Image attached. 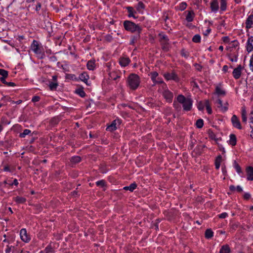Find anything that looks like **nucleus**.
<instances>
[{"instance_id":"f257e3e1","label":"nucleus","mask_w":253,"mask_h":253,"mask_svg":"<svg viewBox=\"0 0 253 253\" xmlns=\"http://www.w3.org/2000/svg\"><path fill=\"white\" fill-rule=\"evenodd\" d=\"M177 100L182 105L184 111H189L191 110L193 104V101L190 98H186L182 94L177 96Z\"/></svg>"},{"instance_id":"f03ea898","label":"nucleus","mask_w":253,"mask_h":253,"mask_svg":"<svg viewBox=\"0 0 253 253\" xmlns=\"http://www.w3.org/2000/svg\"><path fill=\"white\" fill-rule=\"evenodd\" d=\"M127 82L130 89L135 90L139 85L140 78L136 74H131L127 78Z\"/></svg>"},{"instance_id":"7ed1b4c3","label":"nucleus","mask_w":253,"mask_h":253,"mask_svg":"<svg viewBox=\"0 0 253 253\" xmlns=\"http://www.w3.org/2000/svg\"><path fill=\"white\" fill-rule=\"evenodd\" d=\"M124 26L126 30L132 33L137 32L139 34L142 30L138 25L129 21H124Z\"/></svg>"},{"instance_id":"20e7f679","label":"nucleus","mask_w":253,"mask_h":253,"mask_svg":"<svg viewBox=\"0 0 253 253\" xmlns=\"http://www.w3.org/2000/svg\"><path fill=\"white\" fill-rule=\"evenodd\" d=\"M163 95L167 102L171 103L173 97V93L168 88H165L163 92Z\"/></svg>"},{"instance_id":"39448f33","label":"nucleus","mask_w":253,"mask_h":253,"mask_svg":"<svg viewBox=\"0 0 253 253\" xmlns=\"http://www.w3.org/2000/svg\"><path fill=\"white\" fill-rule=\"evenodd\" d=\"M164 77L167 80H173L175 82L179 81V78L175 72H168L164 74Z\"/></svg>"},{"instance_id":"423d86ee","label":"nucleus","mask_w":253,"mask_h":253,"mask_svg":"<svg viewBox=\"0 0 253 253\" xmlns=\"http://www.w3.org/2000/svg\"><path fill=\"white\" fill-rule=\"evenodd\" d=\"M232 124L233 126L234 127H236L239 129H241L242 127L241 124V123L239 121V119L237 117L236 115H234L232 116L231 119Z\"/></svg>"},{"instance_id":"0eeeda50","label":"nucleus","mask_w":253,"mask_h":253,"mask_svg":"<svg viewBox=\"0 0 253 253\" xmlns=\"http://www.w3.org/2000/svg\"><path fill=\"white\" fill-rule=\"evenodd\" d=\"M20 235L21 239L23 241L26 243L30 241V238L27 234V231L25 229L23 228L20 230Z\"/></svg>"},{"instance_id":"6e6552de","label":"nucleus","mask_w":253,"mask_h":253,"mask_svg":"<svg viewBox=\"0 0 253 253\" xmlns=\"http://www.w3.org/2000/svg\"><path fill=\"white\" fill-rule=\"evenodd\" d=\"M31 49L36 54H40L42 52L38 42L36 40H34L31 44Z\"/></svg>"},{"instance_id":"1a4fd4ad","label":"nucleus","mask_w":253,"mask_h":253,"mask_svg":"<svg viewBox=\"0 0 253 253\" xmlns=\"http://www.w3.org/2000/svg\"><path fill=\"white\" fill-rule=\"evenodd\" d=\"M216 103L217 104V107L220 108L223 112H225L227 111L228 106V103L227 102L223 104L221 100L218 99L216 101Z\"/></svg>"},{"instance_id":"9d476101","label":"nucleus","mask_w":253,"mask_h":253,"mask_svg":"<svg viewBox=\"0 0 253 253\" xmlns=\"http://www.w3.org/2000/svg\"><path fill=\"white\" fill-rule=\"evenodd\" d=\"M242 66L240 65L237 68L234 69L233 71V76L236 79H238L241 75Z\"/></svg>"},{"instance_id":"9b49d317","label":"nucleus","mask_w":253,"mask_h":253,"mask_svg":"<svg viewBox=\"0 0 253 253\" xmlns=\"http://www.w3.org/2000/svg\"><path fill=\"white\" fill-rule=\"evenodd\" d=\"M246 171L248 180H253V167L249 166L246 168Z\"/></svg>"},{"instance_id":"f8f14e48","label":"nucleus","mask_w":253,"mask_h":253,"mask_svg":"<svg viewBox=\"0 0 253 253\" xmlns=\"http://www.w3.org/2000/svg\"><path fill=\"white\" fill-rule=\"evenodd\" d=\"M247 50L249 52L253 50V36L250 37L248 40Z\"/></svg>"},{"instance_id":"ddd939ff","label":"nucleus","mask_w":253,"mask_h":253,"mask_svg":"<svg viewBox=\"0 0 253 253\" xmlns=\"http://www.w3.org/2000/svg\"><path fill=\"white\" fill-rule=\"evenodd\" d=\"M246 27L247 29H250L253 27V14L248 16L246 21Z\"/></svg>"},{"instance_id":"4468645a","label":"nucleus","mask_w":253,"mask_h":253,"mask_svg":"<svg viewBox=\"0 0 253 253\" xmlns=\"http://www.w3.org/2000/svg\"><path fill=\"white\" fill-rule=\"evenodd\" d=\"M117 123L120 124L119 120H114V121L112 122L111 124L107 127L106 130L110 131H112L113 130H116L117 128L116 126Z\"/></svg>"},{"instance_id":"2eb2a0df","label":"nucleus","mask_w":253,"mask_h":253,"mask_svg":"<svg viewBox=\"0 0 253 253\" xmlns=\"http://www.w3.org/2000/svg\"><path fill=\"white\" fill-rule=\"evenodd\" d=\"M160 38V41L162 44L167 45L168 44L169 39L168 37L164 34H160L159 35Z\"/></svg>"},{"instance_id":"dca6fc26","label":"nucleus","mask_w":253,"mask_h":253,"mask_svg":"<svg viewBox=\"0 0 253 253\" xmlns=\"http://www.w3.org/2000/svg\"><path fill=\"white\" fill-rule=\"evenodd\" d=\"M80 79L84 82L86 84L88 85L87 84V81L89 79V76L85 72H84L80 75L79 76Z\"/></svg>"},{"instance_id":"f3484780","label":"nucleus","mask_w":253,"mask_h":253,"mask_svg":"<svg viewBox=\"0 0 253 253\" xmlns=\"http://www.w3.org/2000/svg\"><path fill=\"white\" fill-rule=\"evenodd\" d=\"M130 62V59L127 57L121 58L119 63L122 66L125 67L127 66Z\"/></svg>"},{"instance_id":"a211bd4d","label":"nucleus","mask_w":253,"mask_h":253,"mask_svg":"<svg viewBox=\"0 0 253 253\" xmlns=\"http://www.w3.org/2000/svg\"><path fill=\"white\" fill-rule=\"evenodd\" d=\"M241 116L242 122L244 123H246L247 121V112L246 110V108L244 106L242 107Z\"/></svg>"},{"instance_id":"6ab92c4d","label":"nucleus","mask_w":253,"mask_h":253,"mask_svg":"<svg viewBox=\"0 0 253 253\" xmlns=\"http://www.w3.org/2000/svg\"><path fill=\"white\" fill-rule=\"evenodd\" d=\"M211 9L212 11H216L218 9V2L217 0H214L211 3Z\"/></svg>"},{"instance_id":"aec40b11","label":"nucleus","mask_w":253,"mask_h":253,"mask_svg":"<svg viewBox=\"0 0 253 253\" xmlns=\"http://www.w3.org/2000/svg\"><path fill=\"white\" fill-rule=\"evenodd\" d=\"M173 106L177 112H180L181 110V104L177 101V98L173 101Z\"/></svg>"},{"instance_id":"412c9836","label":"nucleus","mask_w":253,"mask_h":253,"mask_svg":"<svg viewBox=\"0 0 253 253\" xmlns=\"http://www.w3.org/2000/svg\"><path fill=\"white\" fill-rule=\"evenodd\" d=\"M230 249L228 245H225L221 247L219 253H230Z\"/></svg>"},{"instance_id":"4be33fe9","label":"nucleus","mask_w":253,"mask_h":253,"mask_svg":"<svg viewBox=\"0 0 253 253\" xmlns=\"http://www.w3.org/2000/svg\"><path fill=\"white\" fill-rule=\"evenodd\" d=\"M86 66L88 70H93L95 67V61L92 60L88 61L87 63Z\"/></svg>"},{"instance_id":"5701e85b","label":"nucleus","mask_w":253,"mask_h":253,"mask_svg":"<svg viewBox=\"0 0 253 253\" xmlns=\"http://www.w3.org/2000/svg\"><path fill=\"white\" fill-rule=\"evenodd\" d=\"M14 200L18 204H23L26 202V199L24 197L16 196L14 198Z\"/></svg>"},{"instance_id":"b1692460","label":"nucleus","mask_w":253,"mask_h":253,"mask_svg":"<svg viewBox=\"0 0 253 253\" xmlns=\"http://www.w3.org/2000/svg\"><path fill=\"white\" fill-rule=\"evenodd\" d=\"M58 84L57 82H52L51 81H49V87L51 90H54L56 89Z\"/></svg>"},{"instance_id":"393cba45","label":"nucleus","mask_w":253,"mask_h":253,"mask_svg":"<svg viewBox=\"0 0 253 253\" xmlns=\"http://www.w3.org/2000/svg\"><path fill=\"white\" fill-rule=\"evenodd\" d=\"M137 187V185L135 183H131L128 186H126L124 187V189L125 190H129L131 192H132Z\"/></svg>"},{"instance_id":"a878e982","label":"nucleus","mask_w":253,"mask_h":253,"mask_svg":"<svg viewBox=\"0 0 253 253\" xmlns=\"http://www.w3.org/2000/svg\"><path fill=\"white\" fill-rule=\"evenodd\" d=\"M194 13L193 11H189L186 17V20L188 22H191L194 18Z\"/></svg>"},{"instance_id":"bb28decb","label":"nucleus","mask_w":253,"mask_h":253,"mask_svg":"<svg viewBox=\"0 0 253 253\" xmlns=\"http://www.w3.org/2000/svg\"><path fill=\"white\" fill-rule=\"evenodd\" d=\"M229 143L232 146H235L236 144V137L233 134L230 135Z\"/></svg>"},{"instance_id":"cd10ccee","label":"nucleus","mask_w":253,"mask_h":253,"mask_svg":"<svg viewBox=\"0 0 253 253\" xmlns=\"http://www.w3.org/2000/svg\"><path fill=\"white\" fill-rule=\"evenodd\" d=\"M213 235V232L211 229H207L205 231V237L207 239L211 238Z\"/></svg>"},{"instance_id":"c85d7f7f","label":"nucleus","mask_w":253,"mask_h":253,"mask_svg":"<svg viewBox=\"0 0 253 253\" xmlns=\"http://www.w3.org/2000/svg\"><path fill=\"white\" fill-rule=\"evenodd\" d=\"M151 78L153 83L158 82L157 81V78L158 76V73L156 72H153L150 73Z\"/></svg>"},{"instance_id":"c756f323","label":"nucleus","mask_w":253,"mask_h":253,"mask_svg":"<svg viewBox=\"0 0 253 253\" xmlns=\"http://www.w3.org/2000/svg\"><path fill=\"white\" fill-rule=\"evenodd\" d=\"M81 160V158L79 156H74L71 159V162L73 164H76L79 163Z\"/></svg>"},{"instance_id":"7c9ffc66","label":"nucleus","mask_w":253,"mask_h":253,"mask_svg":"<svg viewBox=\"0 0 253 253\" xmlns=\"http://www.w3.org/2000/svg\"><path fill=\"white\" fill-rule=\"evenodd\" d=\"M205 107L206 108L208 113L210 114H211L212 110L210 102L208 100H205Z\"/></svg>"},{"instance_id":"2f4dec72","label":"nucleus","mask_w":253,"mask_h":253,"mask_svg":"<svg viewBox=\"0 0 253 253\" xmlns=\"http://www.w3.org/2000/svg\"><path fill=\"white\" fill-rule=\"evenodd\" d=\"M234 168L235 169L236 171L239 174H240V173L243 174V173L240 166L239 165V164L236 161H234Z\"/></svg>"},{"instance_id":"473e14b6","label":"nucleus","mask_w":253,"mask_h":253,"mask_svg":"<svg viewBox=\"0 0 253 253\" xmlns=\"http://www.w3.org/2000/svg\"><path fill=\"white\" fill-rule=\"evenodd\" d=\"M250 120V123H251V127L252 128V130L251 132L250 136L252 138H253V111L251 113Z\"/></svg>"},{"instance_id":"72a5a7b5","label":"nucleus","mask_w":253,"mask_h":253,"mask_svg":"<svg viewBox=\"0 0 253 253\" xmlns=\"http://www.w3.org/2000/svg\"><path fill=\"white\" fill-rule=\"evenodd\" d=\"M220 9L224 11L226 9V0H220Z\"/></svg>"},{"instance_id":"f704fd0d","label":"nucleus","mask_w":253,"mask_h":253,"mask_svg":"<svg viewBox=\"0 0 253 253\" xmlns=\"http://www.w3.org/2000/svg\"><path fill=\"white\" fill-rule=\"evenodd\" d=\"M216 93L218 95H224L225 94V92L220 87L217 86L215 89Z\"/></svg>"},{"instance_id":"c9c22d12","label":"nucleus","mask_w":253,"mask_h":253,"mask_svg":"<svg viewBox=\"0 0 253 253\" xmlns=\"http://www.w3.org/2000/svg\"><path fill=\"white\" fill-rule=\"evenodd\" d=\"M192 41L196 43L200 42L201 41V37L199 35H195L192 39Z\"/></svg>"},{"instance_id":"e433bc0d","label":"nucleus","mask_w":253,"mask_h":253,"mask_svg":"<svg viewBox=\"0 0 253 253\" xmlns=\"http://www.w3.org/2000/svg\"><path fill=\"white\" fill-rule=\"evenodd\" d=\"M0 75L2 76L1 77L7 78L8 75V73L4 69H0Z\"/></svg>"},{"instance_id":"4c0bfd02","label":"nucleus","mask_w":253,"mask_h":253,"mask_svg":"<svg viewBox=\"0 0 253 253\" xmlns=\"http://www.w3.org/2000/svg\"><path fill=\"white\" fill-rule=\"evenodd\" d=\"M204 125V121L202 119H198L196 123V125L198 128H201Z\"/></svg>"},{"instance_id":"58836bf2","label":"nucleus","mask_w":253,"mask_h":253,"mask_svg":"<svg viewBox=\"0 0 253 253\" xmlns=\"http://www.w3.org/2000/svg\"><path fill=\"white\" fill-rule=\"evenodd\" d=\"M31 133V130L29 129H26L23 132L20 134L19 136L20 137H25L26 135H28Z\"/></svg>"},{"instance_id":"ea45409f","label":"nucleus","mask_w":253,"mask_h":253,"mask_svg":"<svg viewBox=\"0 0 253 253\" xmlns=\"http://www.w3.org/2000/svg\"><path fill=\"white\" fill-rule=\"evenodd\" d=\"M76 92L82 97H84L85 96V93L82 89H77Z\"/></svg>"},{"instance_id":"a19ab883","label":"nucleus","mask_w":253,"mask_h":253,"mask_svg":"<svg viewBox=\"0 0 253 253\" xmlns=\"http://www.w3.org/2000/svg\"><path fill=\"white\" fill-rule=\"evenodd\" d=\"M205 107V101L204 102H200L198 105V108L199 110H203Z\"/></svg>"},{"instance_id":"79ce46f5","label":"nucleus","mask_w":253,"mask_h":253,"mask_svg":"<svg viewBox=\"0 0 253 253\" xmlns=\"http://www.w3.org/2000/svg\"><path fill=\"white\" fill-rule=\"evenodd\" d=\"M97 186L103 188L105 185V181L103 180L98 181L96 182Z\"/></svg>"},{"instance_id":"37998d69","label":"nucleus","mask_w":253,"mask_h":253,"mask_svg":"<svg viewBox=\"0 0 253 253\" xmlns=\"http://www.w3.org/2000/svg\"><path fill=\"white\" fill-rule=\"evenodd\" d=\"M127 9L128 12V16L129 17H134V16L133 15V9L132 7H127Z\"/></svg>"},{"instance_id":"c03bdc74","label":"nucleus","mask_w":253,"mask_h":253,"mask_svg":"<svg viewBox=\"0 0 253 253\" xmlns=\"http://www.w3.org/2000/svg\"><path fill=\"white\" fill-rule=\"evenodd\" d=\"M144 7H145L144 4L142 2L139 1L138 3V4L137 6V9L138 10H141V9H144Z\"/></svg>"},{"instance_id":"a18cd8bd","label":"nucleus","mask_w":253,"mask_h":253,"mask_svg":"<svg viewBox=\"0 0 253 253\" xmlns=\"http://www.w3.org/2000/svg\"><path fill=\"white\" fill-rule=\"evenodd\" d=\"M14 246L7 245L5 250V253H9L11 250H14Z\"/></svg>"},{"instance_id":"49530a36","label":"nucleus","mask_w":253,"mask_h":253,"mask_svg":"<svg viewBox=\"0 0 253 253\" xmlns=\"http://www.w3.org/2000/svg\"><path fill=\"white\" fill-rule=\"evenodd\" d=\"M186 6H187V4L185 2H181L179 4V9L181 11L184 10L185 9H186Z\"/></svg>"},{"instance_id":"de8ad7c7","label":"nucleus","mask_w":253,"mask_h":253,"mask_svg":"<svg viewBox=\"0 0 253 253\" xmlns=\"http://www.w3.org/2000/svg\"><path fill=\"white\" fill-rule=\"evenodd\" d=\"M249 66L251 70L253 72V55L251 57Z\"/></svg>"},{"instance_id":"09e8293b","label":"nucleus","mask_w":253,"mask_h":253,"mask_svg":"<svg viewBox=\"0 0 253 253\" xmlns=\"http://www.w3.org/2000/svg\"><path fill=\"white\" fill-rule=\"evenodd\" d=\"M53 249L51 247L48 246L44 250L45 253H50L52 252Z\"/></svg>"},{"instance_id":"8fccbe9b","label":"nucleus","mask_w":253,"mask_h":253,"mask_svg":"<svg viewBox=\"0 0 253 253\" xmlns=\"http://www.w3.org/2000/svg\"><path fill=\"white\" fill-rule=\"evenodd\" d=\"M40 96H34L32 99V101L33 102H38L40 101Z\"/></svg>"},{"instance_id":"3c124183","label":"nucleus","mask_w":253,"mask_h":253,"mask_svg":"<svg viewBox=\"0 0 253 253\" xmlns=\"http://www.w3.org/2000/svg\"><path fill=\"white\" fill-rule=\"evenodd\" d=\"M227 216V213L226 212L222 213L219 215V217L220 218H225Z\"/></svg>"},{"instance_id":"603ef678","label":"nucleus","mask_w":253,"mask_h":253,"mask_svg":"<svg viewBox=\"0 0 253 253\" xmlns=\"http://www.w3.org/2000/svg\"><path fill=\"white\" fill-rule=\"evenodd\" d=\"M244 198L246 200H248L251 198V195L248 193H246L244 195Z\"/></svg>"},{"instance_id":"864d4df0","label":"nucleus","mask_w":253,"mask_h":253,"mask_svg":"<svg viewBox=\"0 0 253 253\" xmlns=\"http://www.w3.org/2000/svg\"><path fill=\"white\" fill-rule=\"evenodd\" d=\"M6 85L8 86H15V83H13V82H7V83L6 84Z\"/></svg>"},{"instance_id":"5fc2aeb1","label":"nucleus","mask_w":253,"mask_h":253,"mask_svg":"<svg viewBox=\"0 0 253 253\" xmlns=\"http://www.w3.org/2000/svg\"><path fill=\"white\" fill-rule=\"evenodd\" d=\"M6 78H4V77H0V81L4 84H6L7 83V82L5 81V79Z\"/></svg>"},{"instance_id":"6e6d98bb","label":"nucleus","mask_w":253,"mask_h":253,"mask_svg":"<svg viewBox=\"0 0 253 253\" xmlns=\"http://www.w3.org/2000/svg\"><path fill=\"white\" fill-rule=\"evenodd\" d=\"M50 60L52 62L57 61V58L55 56H52L50 57Z\"/></svg>"},{"instance_id":"4d7b16f0","label":"nucleus","mask_w":253,"mask_h":253,"mask_svg":"<svg viewBox=\"0 0 253 253\" xmlns=\"http://www.w3.org/2000/svg\"><path fill=\"white\" fill-rule=\"evenodd\" d=\"M41 7V4L40 2L38 3V4H37V5L36 6V10L39 11Z\"/></svg>"},{"instance_id":"13d9d810","label":"nucleus","mask_w":253,"mask_h":253,"mask_svg":"<svg viewBox=\"0 0 253 253\" xmlns=\"http://www.w3.org/2000/svg\"><path fill=\"white\" fill-rule=\"evenodd\" d=\"M57 76L56 75H54L52 77V79H51V81L57 82Z\"/></svg>"},{"instance_id":"bf43d9fd","label":"nucleus","mask_w":253,"mask_h":253,"mask_svg":"<svg viewBox=\"0 0 253 253\" xmlns=\"http://www.w3.org/2000/svg\"><path fill=\"white\" fill-rule=\"evenodd\" d=\"M181 55L182 56H184L186 58H187L188 56V54L183 50L181 51Z\"/></svg>"},{"instance_id":"052dcab7","label":"nucleus","mask_w":253,"mask_h":253,"mask_svg":"<svg viewBox=\"0 0 253 253\" xmlns=\"http://www.w3.org/2000/svg\"><path fill=\"white\" fill-rule=\"evenodd\" d=\"M223 41L225 42H228L229 41V38L228 37H223Z\"/></svg>"},{"instance_id":"680f3d73","label":"nucleus","mask_w":253,"mask_h":253,"mask_svg":"<svg viewBox=\"0 0 253 253\" xmlns=\"http://www.w3.org/2000/svg\"><path fill=\"white\" fill-rule=\"evenodd\" d=\"M236 190L239 192H241L243 191L242 188L240 186H237L236 187Z\"/></svg>"},{"instance_id":"e2e57ef3","label":"nucleus","mask_w":253,"mask_h":253,"mask_svg":"<svg viewBox=\"0 0 253 253\" xmlns=\"http://www.w3.org/2000/svg\"><path fill=\"white\" fill-rule=\"evenodd\" d=\"M18 180H17L16 179H15L13 180V182L12 183V184H11V185H14L17 186V185H18Z\"/></svg>"},{"instance_id":"0e129e2a","label":"nucleus","mask_w":253,"mask_h":253,"mask_svg":"<svg viewBox=\"0 0 253 253\" xmlns=\"http://www.w3.org/2000/svg\"><path fill=\"white\" fill-rule=\"evenodd\" d=\"M211 29L210 28H208L206 31V32L204 33V35L205 36H207L209 34V33L211 32Z\"/></svg>"},{"instance_id":"69168bd1","label":"nucleus","mask_w":253,"mask_h":253,"mask_svg":"<svg viewBox=\"0 0 253 253\" xmlns=\"http://www.w3.org/2000/svg\"><path fill=\"white\" fill-rule=\"evenodd\" d=\"M229 189L231 191H234L236 189V188L234 185H230Z\"/></svg>"},{"instance_id":"338daca9","label":"nucleus","mask_w":253,"mask_h":253,"mask_svg":"<svg viewBox=\"0 0 253 253\" xmlns=\"http://www.w3.org/2000/svg\"><path fill=\"white\" fill-rule=\"evenodd\" d=\"M164 19L165 21V22L167 21V20L169 19L168 15L166 13H164L163 15Z\"/></svg>"},{"instance_id":"774afa93","label":"nucleus","mask_w":253,"mask_h":253,"mask_svg":"<svg viewBox=\"0 0 253 253\" xmlns=\"http://www.w3.org/2000/svg\"><path fill=\"white\" fill-rule=\"evenodd\" d=\"M230 60L232 62H234V61L236 62L237 61V57L236 56H235L234 57H231L230 58Z\"/></svg>"}]
</instances>
